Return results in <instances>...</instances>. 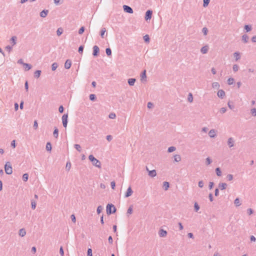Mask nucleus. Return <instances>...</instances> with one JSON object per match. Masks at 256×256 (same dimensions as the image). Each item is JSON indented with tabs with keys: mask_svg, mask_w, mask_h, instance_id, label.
<instances>
[{
	"mask_svg": "<svg viewBox=\"0 0 256 256\" xmlns=\"http://www.w3.org/2000/svg\"><path fill=\"white\" fill-rule=\"evenodd\" d=\"M48 13V10H44L40 12V16L42 18H46Z\"/></svg>",
	"mask_w": 256,
	"mask_h": 256,
	"instance_id": "14",
	"label": "nucleus"
},
{
	"mask_svg": "<svg viewBox=\"0 0 256 256\" xmlns=\"http://www.w3.org/2000/svg\"><path fill=\"white\" fill-rule=\"evenodd\" d=\"M158 234L160 237H165L166 236L167 232L164 229H160L158 232Z\"/></svg>",
	"mask_w": 256,
	"mask_h": 256,
	"instance_id": "11",
	"label": "nucleus"
},
{
	"mask_svg": "<svg viewBox=\"0 0 256 256\" xmlns=\"http://www.w3.org/2000/svg\"><path fill=\"white\" fill-rule=\"evenodd\" d=\"M46 150L50 152L52 150V144L50 142H48L46 144Z\"/></svg>",
	"mask_w": 256,
	"mask_h": 256,
	"instance_id": "34",
	"label": "nucleus"
},
{
	"mask_svg": "<svg viewBox=\"0 0 256 256\" xmlns=\"http://www.w3.org/2000/svg\"><path fill=\"white\" fill-rule=\"evenodd\" d=\"M133 193V190L132 189L131 186H129L126 190V192L125 193L124 197L128 198L132 195Z\"/></svg>",
	"mask_w": 256,
	"mask_h": 256,
	"instance_id": "8",
	"label": "nucleus"
},
{
	"mask_svg": "<svg viewBox=\"0 0 256 256\" xmlns=\"http://www.w3.org/2000/svg\"><path fill=\"white\" fill-rule=\"evenodd\" d=\"M12 46H6V50L8 51L9 52H10V51L12 50Z\"/></svg>",
	"mask_w": 256,
	"mask_h": 256,
	"instance_id": "59",
	"label": "nucleus"
},
{
	"mask_svg": "<svg viewBox=\"0 0 256 256\" xmlns=\"http://www.w3.org/2000/svg\"><path fill=\"white\" fill-rule=\"evenodd\" d=\"M239 66L238 64H235L233 65L232 70L234 72H236L238 70Z\"/></svg>",
	"mask_w": 256,
	"mask_h": 256,
	"instance_id": "48",
	"label": "nucleus"
},
{
	"mask_svg": "<svg viewBox=\"0 0 256 256\" xmlns=\"http://www.w3.org/2000/svg\"><path fill=\"white\" fill-rule=\"evenodd\" d=\"M143 38L146 42L148 43L150 42V38L148 34H146L144 36Z\"/></svg>",
	"mask_w": 256,
	"mask_h": 256,
	"instance_id": "35",
	"label": "nucleus"
},
{
	"mask_svg": "<svg viewBox=\"0 0 256 256\" xmlns=\"http://www.w3.org/2000/svg\"><path fill=\"white\" fill-rule=\"evenodd\" d=\"M60 256H64V251L62 246H61L60 248Z\"/></svg>",
	"mask_w": 256,
	"mask_h": 256,
	"instance_id": "56",
	"label": "nucleus"
},
{
	"mask_svg": "<svg viewBox=\"0 0 256 256\" xmlns=\"http://www.w3.org/2000/svg\"><path fill=\"white\" fill-rule=\"evenodd\" d=\"M102 209H103L102 206H99L97 208V210H96V212H97L98 214H100L102 212Z\"/></svg>",
	"mask_w": 256,
	"mask_h": 256,
	"instance_id": "52",
	"label": "nucleus"
},
{
	"mask_svg": "<svg viewBox=\"0 0 256 256\" xmlns=\"http://www.w3.org/2000/svg\"><path fill=\"white\" fill-rule=\"evenodd\" d=\"M214 182H209V185H208V188L210 190H211L214 187Z\"/></svg>",
	"mask_w": 256,
	"mask_h": 256,
	"instance_id": "64",
	"label": "nucleus"
},
{
	"mask_svg": "<svg viewBox=\"0 0 256 256\" xmlns=\"http://www.w3.org/2000/svg\"><path fill=\"white\" fill-rule=\"evenodd\" d=\"M92 56L94 57H96L99 55L100 48L98 46H94L92 48Z\"/></svg>",
	"mask_w": 256,
	"mask_h": 256,
	"instance_id": "5",
	"label": "nucleus"
},
{
	"mask_svg": "<svg viewBox=\"0 0 256 256\" xmlns=\"http://www.w3.org/2000/svg\"><path fill=\"white\" fill-rule=\"evenodd\" d=\"M163 186L164 187V190H168L170 187L169 182H163Z\"/></svg>",
	"mask_w": 256,
	"mask_h": 256,
	"instance_id": "29",
	"label": "nucleus"
},
{
	"mask_svg": "<svg viewBox=\"0 0 256 256\" xmlns=\"http://www.w3.org/2000/svg\"><path fill=\"white\" fill-rule=\"evenodd\" d=\"M62 122L64 128H66L68 122V114H64L62 116Z\"/></svg>",
	"mask_w": 256,
	"mask_h": 256,
	"instance_id": "4",
	"label": "nucleus"
},
{
	"mask_svg": "<svg viewBox=\"0 0 256 256\" xmlns=\"http://www.w3.org/2000/svg\"><path fill=\"white\" fill-rule=\"evenodd\" d=\"M234 56L236 58V61H238V60H239L240 58V53L238 52H235L234 54Z\"/></svg>",
	"mask_w": 256,
	"mask_h": 256,
	"instance_id": "25",
	"label": "nucleus"
},
{
	"mask_svg": "<svg viewBox=\"0 0 256 256\" xmlns=\"http://www.w3.org/2000/svg\"><path fill=\"white\" fill-rule=\"evenodd\" d=\"M84 48V46H83V45L80 46L78 49V52L80 54H82L83 52Z\"/></svg>",
	"mask_w": 256,
	"mask_h": 256,
	"instance_id": "51",
	"label": "nucleus"
},
{
	"mask_svg": "<svg viewBox=\"0 0 256 256\" xmlns=\"http://www.w3.org/2000/svg\"><path fill=\"white\" fill-rule=\"evenodd\" d=\"M19 236L24 237L26 234V231L24 228H22L19 230L18 232Z\"/></svg>",
	"mask_w": 256,
	"mask_h": 256,
	"instance_id": "18",
	"label": "nucleus"
},
{
	"mask_svg": "<svg viewBox=\"0 0 256 256\" xmlns=\"http://www.w3.org/2000/svg\"><path fill=\"white\" fill-rule=\"evenodd\" d=\"M212 86L214 88L218 89L220 88V84L218 82H214L212 84Z\"/></svg>",
	"mask_w": 256,
	"mask_h": 256,
	"instance_id": "36",
	"label": "nucleus"
},
{
	"mask_svg": "<svg viewBox=\"0 0 256 256\" xmlns=\"http://www.w3.org/2000/svg\"><path fill=\"white\" fill-rule=\"evenodd\" d=\"M200 207L197 202H195L194 204V210L195 212H198L200 210Z\"/></svg>",
	"mask_w": 256,
	"mask_h": 256,
	"instance_id": "37",
	"label": "nucleus"
},
{
	"mask_svg": "<svg viewBox=\"0 0 256 256\" xmlns=\"http://www.w3.org/2000/svg\"><path fill=\"white\" fill-rule=\"evenodd\" d=\"M248 38L249 37L247 34H245L242 36V40L244 43H247L248 42Z\"/></svg>",
	"mask_w": 256,
	"mask_h": 256,
	"instance_id": "23",
	"label": "nucleus"
},
{
	"mask_svg": "<svg viewBox=\"0 0 256 256\" xmlns=\"http://www.w3.org/2000/svg\"><path fill=\"white\" fill-rule=\"evenodd\" d=\"M132 206H130L128 209L127 214H132Z\"/></svg>",
	"mask_w": 256,
	"mask_h": 256,
	"instance_id": "54",
	"label": "nucleus"
},
{
	"mask_svg": "<svg viewBox=\"0 0 256 256\" xmlns=\"http://www.w3.org/2000/svg\"><path fill=\"white\" fill-rule=\"evenodd\" d=\"M208 134L210 138H215L216 136L215 130L214 129L210 130L208 132Z\"/></svg>",
	"mask_w": 256,
	"mask_h": 256,
	"instance_id": "19",
	"label": "nucleus"
},
{
	"mask_svg": "<svg viewBox=\"0 0 256 256\" xmlns=\"http://www.w3.org/2000/svg\"><path fill=\"white\" fill-rule=\"evenodd\" d=\"M63 32V29L62 28H59L56 30V34L58 36H60Z\"/></svg>",
	"mask_w": 256,
	"mask_h": 256,
	"instance_id": "38",
	"label": "nucleus"
},
{
	"mask_svg": "<svg viewBox=\"0 0 256 256\" xmlns=\"http://www.w3.org/2000/svg\"><path fill=\"white\" fill-rule=\"evenodd\" d=\"M208 46H204L200 49V52L203 54H206L208 52Z\"/></svg>",
	"mask_w": 256,
	"mask_h": 256,
	"instance_id": "15",
	"label": "nucleus"
},
{
	"mask_svg": "<svg viewBox=\"0 0 256 256\" xmlns=\"http://www.w3.org/2000/svg\"><path fill=\"white\" fill-rule=\"evenodd\" d=\"M123 9L125 12L128 14H132L134 12L132 8L128 6L124 5Z\"/></svg>",
	"mask_w": 256,
	"mask_h": 256,
	"instance_id": "6",
	"label": "nucleus"
},
{
	"mask_svg": "<svg viewBox=\"0 0 256 256\" xmlns=\"http://www.w3.org/2000/svg\"><path fill=\"white\" fill-rule=\"evenodd\" d=\"M227 184L226 183H220L218 184V188L221 190H224L226 188Z\"/></svg>",
	"mask_w": 256,
	"mask_h": 256,
	"instance_id": "20",
	"label": "nucleus"
},
{
	"mask_svg": "<svg viewBox=\"0 0 256 256\" xmlns=\"http://www.w3.org/2000/svg\"><path fill=\"white\" fill-rule=\"evenodd\" d=\"M31 206H32V210H34L36 208V202L34 200H31Z\"/></svg>",
	"mask_w": 256,
	"mask_h": 256,
	"instance_id": "43",
	"label": "nucleus"
},
{
	"mask_svg": "<svg viewBox=\"0 0 256 256\" xmlns=\"http://www.w3.org/2000/svg\"><path fill=\"white\" fill-rule=\"evenodd\" d=\"M140 76L142 80L146 78V70H144L142 71V72Z\"/></svg>",
	"mask_w": 256,
	"mask_h": 256,
	"instance_id": "31",
	"label": "nucleus"
},
{
	"mask_svg": "<svg viewBox=\"0 0 256 256\" xmlns=\"http://www.w3.org/2000/svg\"><path fill=\"white\" fill-rule=\"evenodd\" d=\"M136 81V78H130L128 79V82L130 86H132L134 85Z\"/></svg>",
	"mask_w": 256,
	"mask_h": 256,
	"instance_id": "17",
	"label": "nucleus"
},
{
	"mask_svg": "<svg viewBox=\"0 0 256 256\" xmlns=\"http://www.w3.org/2000/svg\"><path fill=\"white\" fill-rule=\"evenodd\" d=\"M146 170L148 172V175L152 178H154L156 175V172L155 170H149L148 168L146 167Z\"/></svg>",
	"mask_w": 256,
	"mask_h": 256,
	"instance_id": "10",
	"label": "nucleus"
},
{
	"mask_svg": "<svg viewBox=\"0 0 256 256\" xmlns=\"http://www.w3.org/2000/svg\"><path fill=\"white\" fill-rule=\"evenodd\" d=\"M174 161L176 162H178L181 160L180 156L179 154H176L174 156Z\"/></svg>",
	"mask_w": 256,
	"mask_h": 256,
	"instance_id": "26",
	"label": "nucleus"
},
{
	"mask_svg": "<svg viewBox=\"0 0 256 256\" xmlns=\"http://www.w3.org/2000/svg\"><path fill=\"white\" fill-rule=\"evenodd\" d=\"M88 159L92 162L94 166L98 168H101L100 162L92 154H90L88 156Z\"/></svg>",
	"mask_w": 256,
	"mask_h": 256,
	"instance_id": "2",
	"label": "nucleus"
},
{
	"mask_svg": "<svg viewBox=\"0 0 256 256\" xmlns=\"http://www.w3.org/2000/svg\"><path fill=\"white\" fill-rule=\"evenodd\" d=\"M106 32V28H102V29L101 30L100 32V35L102 38H104V34Z\"/></svg>",
	"mask_w": 256,
	"mask_h": 256,
	"instance_id": "44",
	"label": "nucleus"
},
{
	"mask_svg": "<svg viewBox=\"0 0 256 256\" xmlns=\"http://www.w3.org/2000/svg\"><path fill=\"white\" fill-rule=\"evenodd\" d=\"M202 32H203L204 36H206L208 34V28L206 27H204L202 29Z\"/></svg>",
	"mask_w": 256,
	"mask_h": 256,
	"instance_id": "55",
	"label": "nucleus"
},
{
	"mask_svg": "<svg viewBox=\"0 0 256 256\" xmlns=\"http://www.w3.org/2000/svg\"><path fill=\"white\" fill-rule=\"evenodd\" d=\"M152 10H148L145 14V20L146 21L148 20H150L152 18Z\"/></svg>",
	"mask_w": 256,
	"mask_h": 256,
	"instance_id": "7",
	"label": "nucleus"
},
{
	"mask_svg": "<svg viewBox=\"0 0 256 256\" xmlns=\"http://www.w3.org/2000/svg\"><path fill=\"white\" fill-rule=\"evenodd\" d=\"M116 117V115L114 113L112 112L109 114V118L112 119H114Z\"/></svg>",
	"mask_w": 256,
	"mask_h": 256,
	"instance_id": "60",
	"label": "nucleus"
},
{
	"mask_svg": "<svg viewBox=\"0 0 256 256\" xmlns=\"http://www.w3.org/2000/svg\"><path fill=\"white\" fill-rule=\"evenodd\" d=\"M58 111L60 113H62L64 112V106L61 105L58 108Z\"/></svg>",
	"mask_w": 256,
	"mask_h": 256,
	"instance_id": "58",
	"label": "nucleus"
},
{
	"mask_svg": "<svg viewBox=\"0 0 256 256\" xmlns=\"http://www.w3.org/2000/svg\"><path fill=\"white\" fill-rule=\"evenodd\" d=\"M90 100L91 101L94 102L96 100V96L94 94H90L89 96Z\"/></svg>",
	"mask_w": 256,
	"mask_h": 256,
	"instance_id": "30",
	"label": "nucleus"
},
{
	"mask_svg": "<svg viewBox=\"0 0 256 256\" xmlns=\"http://www.w3.org/2000/svg\"><path fill=\"white\" fill-rule=\"evenodd\" d=\"M212 162V160L210 158L208 157L206 160V165H209Z\"/></svg>",
	"mask_w": 256,
	"mask_h": 256,
	"instance_id": "49",
	"label": "nucleus"
},
{
	"mask_svg": "<svg viewBox=\"0 0 256 256\" xmlns=\"http://www.w3.org/2000/svg\"><path fill=\"white\" fill-rule=\"evenodd\" d=\"M5 172L8 174H10L12 172V167L10 162H6L4 166Z\"/></svg>",
	"mask_w": 256,
	"mask_h": 256,
	"instance_id": "3",
	"label": "nucleus"
},
{
	"mask_svg": "<svg viewBox=\"0 0 256 256\" xmlns=\"http://www.w3.org/2000/svg\"><path fill=\"white\" fill-rule=\"evenodd\" d=\"M87 256H92V250L91 248H88V250Z\"/></svg>",
	"mask_w": 256,
	"mask_h": 256,
	"instance_id": "61",
	"label": "nucleus"
},
{
	"mask_svg": "<svg viewBox=\"0 0 256 256\" xmlns=\"http://www.w3.org/2000/svg\"><path fill=\"white\" fill-rule=\"evenodd\" d=\"M116 209L112 204H108L106 207V211L108 215H110L116 212Z\"/></svg>",
	"mask_w": 256,
	"mask_h": 256,
	"instance_id": "1",
	"label": "nucleus"
},
{
	"mask_svg": "<svg viewBox=\"0 0 256 256\" xmlns=\"http://www.w3.org/2000/svg\"><path fill=\"white\" fill-rule=\"evenodd\" d=\"M244 30L246 31V32H248L252 30V26L250 24H246L244 26Z\"/></svg>",
	"mask_w": 256,
	"mask_h": 256,
	"instance_id": "16",
	"label": "nucleus"
},
{
	"mask_svg": "<svg viewBox=\"0 0 256 256\" xmlns=\"http://www.w3.org/2000/svg\"><path fill=\"white\" fill-rule=\"evenodd\" d=\"M85 30V28L84 26H82L78 30V34H82L84 33Z\"/></svg>",
	"mask_w": 256,
	"mask_h": 256,
	"instance_id": "53",
	"label": "nucleus"
},
{
	"mask_svg": "<svg viewBox=\"0 0 256 256\" xmlns=\"http://www.w3.org/2000/svg\"><path fill=\"white\" fill-rule=\"evenodd\" d=\"M234 204H235V205L236 206H240L241 204L240 203V199L239 198H236L234 201Z\"/></svg>",
	"mask_w": 256,
	"mask_h": 256,
	"instance_id": "39",
	"label": "nucleus"
},
{
	"mask_svg": "<svg viewBox=\"0 0 256 256\" xmlns=\"http://www.w3.org/2000/svg\"><path fill=\"white\" fill-rule=\"evenodd\" d=\"M24 70L26 71L29 70L32 68V66L31 64H27V63H25V64H24Z\"/></svg>",
	"mask_w": 256,
	"mask_h": 256,
	"instance_id": "21",
	"label": "nucleus"
},
{
	"mask_svg": "<svg viewBox=\"0 0 256 256\" xmlns=\"http://www.w3.org/2000/svg\"><path fill=\"white\" fill-rule=\"evenodd\" d=\"M106 52L108 56H112V50L110 48H106Z\"/></svg>",
	"mask_w": 256,
	"mask_h": 256,
	"instance_id": "32",
	"label": "nucleus"
},
{
	"mask_svg": "<svg viewBox=\"0 0 256 256\" xmlns=\"http://www.w3.org/2000/svg\"><path fill=\"white\" fill-rule=\"evenodd\" d=\"M188 100L190 102H192V100H193V96H192V93H189L188 94Z\"/></svg>",
	"mask_w": 256,
	"mask_h": 256,
	"instance_id": "42",
	"label": "nucleus"
},
{
	"mask_svg": "<svg viewBox=\"0 0 256 256\" xmlns=\"http://www.w3.org/2000/svg\"><path fill=\"white\" fill-rule=\"evenodd\" d=\"M16 40H17V37L16 36H13L11 38L10 41L12 42V46L16 44Z\"/></svg>",
	"mask_w": 256,
	"mask_h": 256,
	"instance_id": "28",
	"label": "nucleus"
},
{
	"mask_svg": "<svg viewBox=\"0 0 256 256\" xmlns=\"http://www.w3.org/2000/svg\"><path fill=\"white\" fill-rule=\"evenodd\" d=\"M210 2V0H203V6L204 8L208 6Z\"/></svg>",
	"mask_w": 256,
	"mask_h": 256,
	"instance_id": "46",
	"label": "nucleus"
},
{
	"mask_svg": "<svg viewBox=\"0 0 256 256\" xmlns=\"http://www.w3.org/2000/svg\"><path fill=\"white\" fill-rule=\"evenodd\" d=\"M226 178L228 180L230 181L233 179V175L231 174H228L226 176Z\"/></svg>",
	"mask_w": 256,
	"mask_h": 256,
	"instance_id": "57",
	"label": "nucleus"
},
{
	"mask_svg": "<svg viewBox=\"0 0 256 256\" xmlns=\"http://www.w3.org/2000/svg\"><path fill=\"white\" fill-rule=\"evenodd\" d=\"M74 148L79 152L82 151V148L78 144H75L74 145Z\"/></svg>",
	"mask_w": 256,
	"mask_h": 256,
	"instance_id": "41",
	"label": "nucleus"
},
{
	"mask_svg": "<svg viewBox=\"0 0 256 256\" xmlns=\"http://www.w3.org/2000/svg\"><path fill=\"white\" fill-rule=\"evenodd\" d=\"M226 108H224V107L222 108L220 110V112L222 114L225 113L226 112Z\"/></svg>",
	"mask_w": 256,
	"mask_h": 256,
	"instance_id": "63",
	"label": "nucleus"
},
{
	"mask_svg": "<svg viewBox=\"0 0 256 256\" xmlns=\"http://www.w3.org/2000/svg\"><path fill=\"white\" fill-rule=\"evenodd\" d=\"M215 171H216V175L218 176H222V171H221L220 168L219 167L216 168L215 170Z\"/></svg>",
	"mask_w": 256,
	"mask_h": 256,
	"instance_id": "27",
	"label": "nucleus"
},
{
	"mask_svg": "<svg viewBox=\"0 0 256 256\" xmlns=\"http://www.w3.org/2000/svg\"><path fill=\"white\" fill-rule=\"evenodd\" d=\"M58 67V64L56 62H54L52 65V71L55 70Z\"/></svg>",
	"mask_w": 256,
	"mask_h": 256,
	"instance_id": "40",
	"label": "nucleus"
},
{
	"mask_svg": "<svg viewBox=\"0 0 256 256\" xmlns=\"http://www.w3.org/2000/svg\"><path fill=\"white\" fill-rule=\"evenodd\" d=\"M251 113L253 116H256V108H252L251 110Z\"/></svg>",
	"mask_w": 256,
	"mask_h": 256,
	"instance_id": "62",
	"label": "nucleus"
},
{
	"mask_svg": "<svg viewBox=\"0 0 256 256\" xmlns=\"http://www.w3.org/2000/svg\"><path fill=\"white\" fill-rule=\"evenodd\" d=\"M234 78H229L228 80V84H229V85H231L232 84H233L234 82Z\"/></svg>",
	"mask_w": 256,
	"mask_h": 256,
	"instance_id": "50",
	"label": "nucleus"
},
{
	"mask_svg": "<svg viewBox=\"0 0 256 256\" xmlns=\"http://www.w3.org/2000/svg\"><path fill=\"white\" fill-rule=\"evenodd\" d=\"M217 94L220 98L222 99L225 96V92L224 90H220L218 91Z\"/></svg>",
	"mask_w": 256,
	"mask_h": 256,
	"instance_id": "13",
	"label": "nucleus"
},
{
	"mask_svg": "<svg viewBox=\"0 0 256 256\" xmlns=\"http://www.w3.org/2000/svg\"><path fill=\"white\" fill-rule=\"evenodd\" d=\"M41 73H42L41 70H36L34 72V77L35 78H38L40 76Z\"/></svg>",
	"mask_w": 256,
	"mask_h": 256,
	"instance_id": "24",
	"label": "nucleus"
},
{
	"mask_svg": "<svg viewBox=\"0 0 256 256\" xmlns=\"http://www.w3.org/2000/svg\"><path fill=\"white\" fill-rule=\"evenodd\" d=\"M53 135L55 138H58V130L56 127H54V130L53 132Z\"/></svg>",
	"mask_w": 256,
	"mask_h": 256,
	"instance_id": "22",
	"label": "nucleus"
},
{
	"mask_svg": "<svg viewBox=\"0 0 256 256\" xmlns=\"http://www.w3.org/2000/svg\"><path fill=\"white\" fill-rule=\"evenodd\" d=\"M234 140L232 138H230L228 140V144L230 148H232L234 146Z\"/></svg>",
	"mask_w": 256,
	"mask_h": 256,
	"instance_id": "12",
	"label": "nucleus"
},
{
	"mask_svg": "<svg viewBox=\"0 0 256 256\" xmlns=\"http://www.w3.org/2000/svg\"><path fill=\"white\" fill-rule=\"evenodd\" d=\"M71 168V163L70 161H68L66 162V170L67 171H69Z\"/></svg>",
	"mask_w": 256,
	"mask_h": 256,
	"instance_id": "33",
	"label": "nucleus"
},
{
	"mask_svg": "<svg viewBox=\"0 0 256 256\" xmlns=\"http://www.w3.org/2000/svg\"><path fill=\"white\" fill-rule=\"evenodd\" d=\"M28 174L26 173L22 175V180L24 182H26L28 180Z\"/></svg>",
	"mask_w": 256,
	"mask_h": 256,
	"instance_id": "45",
	"label": "nucleus"
},
{
	"mask_svg": "<svg viewBox=\"0 0 256 256\" xmlns=\"http://www.w3.org/2000/svg\"><path fill=\"white\" fill-rule=\"evenodd\" d=\"M72 66V61L71 60L68 59L66 60L64 63V68L66 69H70Z\"/></svg>",
	"mask_w": 256,
	"mask_h": 256,
	"instance_id": "9",
	"label": "nucleus"
},
{
	"mask_svg": "<svg viewBox=\"0 0 256 256\" xmlns=\"http://www.w3.org/2000/svg\"><path fill=\"white\" fill-rule=\"evenodd\" d=\"M176 147L174 146H170L168 148V152H174L176 150Z\"/></svg>",
	"mask_w": 256,
	"mask_h": 256,
	"instance_id": "47",
	"label": "nucleus"
}]
</instances>
